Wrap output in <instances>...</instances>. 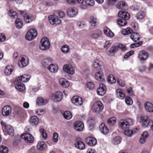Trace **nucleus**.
I'll use <instances>...</instances> for the list:
<instances>
[{"label":"nucleus","mask_w":153,"mask_h":153,"mask_svg":"<svg viewBox=\"0 0 153 153\" xmlns=\"http://www.w3.org/2000/svg\"><path fill=\"white\" fill-rule=\"evenodd\" d=\"M40 131L43 138L44 139H46L47 137V134L45 131L44 129L42 128Z\"/></svg>","instance_id":"nucleus-58"},{"label":"nucleus","mask_w":153,"mask_h":153,"mask_svg":"<svg viewBox=\"0 0 153 153\" xmlns=\"http://www.w3.org/2000/svg\"><path fill=\"white\" fill-rule=\"evenodd\" d=\"M15 87L19 91L21 92L23 91L25 88L24 84L21 82H17L15 84Z\"/></svg>","instance_id":"nucleus-35"},{"label":"nucleus","mask_w":153,"mask_h":153,"mask_svg":"<svg viewBox=\"0 0 153 153\" xmlns=\"http://www.w3.org/2000/svg\"><path fill=\"white\" fill-rule=\"evenodd\" d=\"M48 18L49 22L52 25L59 24L61 23V22L60 19L52 15L49 16Z\"/></svg>","instance_id":"nucleus-17"},{"label":"nucleus","mask_w":153,"mask_h":153,"mask_svg":"<svg viewBox=\"0 0 153 153\" xmlns=\"http://www.w3.org/2000/svg\"><path fill=\"white\" fill-rule=\"evenodd\" d=\"M47 69L50 72L53 73H55L57 71L58 67L56 64L52 63L51 65Z\"/></svg>","instance_id":"nucleus-31"},{"label":"nucleus","mask_w":153,"mask_h":153,"mask_svg":"<svg viewBox=\"0 0 153 153\" xmlns=\"http://www.w3.org/2000/svg\"><path fill=\"white\" fill-rule=\"evenodd\" d=\"M134 52L133 51H131L126 53L124 56V58L126 59L129 57L134 54Z\"/></svg>","instance_id":"nucleus-59"},{"label":"nucleus","mask_w":153,"mask_h":153,"mask_svg":"<svg viewBox=\"0 0 153 153\" xmlns=\"http://www.w3.org/2000/svg\"><path fill=\"white\" fill-rule=\"evenodd\" d=\"M100 130L101 132L103 134H106L108 132V129L103 123H102L99 127Z\"/></svg>","instance_id":"nucleus-26"},{"label":"nucleus","mask_w":153,"mask_h":153,"mask_svg":"<svg viewBox=\"0 0 153 153\" xmlns=\"http://www.w3.org/2000/svg\"><path fill=\"white\" fill-rule=\"evenodd\" d=\"M38 117L36 116H32L30 119V122L33 126L37 125L38 123Z\"/></svg>","instance_id":"nucleus-38"},{"label":"nucleus","mask_w":153,"mask_h":153,"mask_svg":"<svg viewBox=\"0 0 153 153\" xmlns=\"http://www.w3.org/2000/svg\"><path fill=\"white\" fill-rule=\"evenodd\" d=\"M121 140V139L120 137L117 136L113 139L112 143L114 145H118L120 143Z\"/></svg>","instance_id":"nucleus-53"},{"label":"nucleus","mask_w":153,"mask_h":153,"mask_svg":"<svg viewBox=\"0 0 153 153\" xmlns=\"http://www.w3.org/2000/svg\"><path fill=\"white\" fill-rule=\"evenodd\" d=\"M14 67L12 65H9L6 66L4 69V73L7 75H10L14 69Z\"/></svg>","instance_id":"nucleus-34"},{"label":"nucleus","mask_w":153,"mask_h":153,"mask_svg":"<svg viewBox=\"0 0 153 153\" xmlns=\"http://www.w3.org/2000/svg\"><path fill=\"white\" fill-rule=\"evenodd\" d=\"M116 118L114 117H112L107 120V122L108 124L111 125H113L116 122Z\"/></svg>","instance_id":"nucleus-52"},{"label":"nucleus","mask_w":153,"mask_h":153,"mask_svg":"<svg viewBox=\"0 0 153 153\" xmlns=\"http://www.w3.org/2000/svg\"><path fill=\"white\" fill-rule=\"evenodd\" d=\"M86 141L87 144L91 146L95 145L97 143L96 139L92 137H88L86 139Z\"/></svg>","instance_id":"nucleus-24"},{"label":"nucleus","mask_w":153,"mask_h":153,"mask_svg":"<svg viewBox=\"0 0 153 153\" xmlns=\"http://www.w3.org/2000/svg\"><path fill=\"white\" fill-rule=\"evenodd\" d=\"M127 92L128 95L130 96H133L134 95V92L132 90L131 87H130L127 89Z\"/></svg>","instance_id":"nucleus-64"},{"label":"nucleus","mask_w":153,"mask_h":153,"mask_svg":"<svg viewBox=\"0 0 153 153\" xmlns=\"http://www.w3.org/2000/svg\"><path fill=\"white\" fill-rule=\"evenodd\" d=\"M63 116L65 118L68 120L71 118L72 115L70 111H66L63 113Z\"/></svg>","instance_id":"nucleus-44"},{"label":"nucleus","mask_w":153,"mask_h":153,"mask_svg":"<svg viewBox=\"0 0 153 153\" xmlns=\"http://www.w3.org/2000/svg\"><path fill=\"white\" fill-rule=\"evenodd\" d=\"M124 134L127 136L131 137L133 134L131 130H126L124 132Z\"/></svg>","instance_id":"nucleus-57"},{"label":"nucleus","mask_w":153,"mask_h":153,"mask_svg":"<svg viewBox=\"0 0 153 153\" xmlns=\"http://www.w3.org/2000/svg\"><path fill=\"white\" fill-rule=\"evenodd\" d=\"M108 81L110 84H113L116 82V79L113 75L109 74L108 77Z\"/></svg>","instance_id":"nucleus-42"},{"label":"nucleus","mask_w":153,"mask_h":153,"mask_svg":"<svg viewBox=\"0 0 153 153\" xmlns=\"http://www.w3.org/2000/svg\"><path fill=\"white\" fill-rule=\"evenodd\" d=\"M74 127L76 130L78 131H82L83 130L84 125L81 121H77L74 123Z\"/></svg>","instance_id":"nucleus-18"},{"label":"nucleus","mask_w":153,"mask_h":153,"mask_svg":"<svg viewBox=\"0 0 153 153\" xmlns=\"http://www.w3.org/2000/svg\"><path fill=\"white\" fill-rule=\"evenodd\" d=\"M125 101L127 105H131L133 103V101L131 98L128 96L125 97Z\"/></svg>","instance_id":"nucleus-51"},{"label":"nucleus","mask_w":153,"mask_h":153,"mask_svg":"<svg viewBox=\"0 0 153 153\" xmlns=\"http://www.w3.org/2000/svg\"><path fill=\"white\" fill-rule=\"evenodd\" d=\"M102 34V32L101 30H97L91 32L90 37L93 39H96L99 38Z\"/></svg>","instance_id":"nucleus-19"},{"label":"nucleus","mask_w":153,"mask_h":153,"mask_svg":"<svg viewBox=\"0 0 153 153\" xmlns=\"http://www.w3.org/2000/svg\"><path fill=\"white\" fill-rule=\"evenodd\" d=\"M95 77L97 80L101 81L103 79L104 75L102 73L98 71L95 73Z\"/></svg>","instance_id":"nucleus-39"},{"label":"nucleus","mask_w":153,"mask_h":153,"mask_svg":"<svg viewBox=\"0 0 153 153\" xmlns=\"http://www.w3.org/2000/svg\"><path fill=\"white\" fill-rule=\"evenodd\" d=\"M8 13L9 15L12 18L16 19L18 17V13L12 10H9Z\"/></svg>","instance_id":"nucleus-41"},{"label":"nucleus","mask_w":153,"mask_h":153,"mask_svg":"<svg viewBox=\"0 0 153 153\" xmlns=\"http://www.w3.org/2000/svg\"><path fill=\"white\" fill-rule=\"evenodd\" d=\"M77 13V10L74 9L73 8L69 9L67 11V14L70 17H74L76 16Z\"/></svg>","instance_id":"nucleus-25"},{"label":"nucleus","mask_w":153,"mask_h":153,"mask_svg":"<svg viewBox=\"0 0 153 153\" xmlns=\"http://www.w3.org/2000/svg\"><path fill=\"white\" fill-rule=\"evenodd\" d=\"M142 44V41H139L137 43L133 44L131 45V48H134V47H137L141 45Z\"/></svg>","instance_id":"nucleus-60"},{"label":"nucleus","mask_w":153,"mask_h":153,"mask_svg":"<svg viewBox=\"0 0 153 153\" xmlns=\"http://www.w3.org/2000/svg\"><path fill=\"white\" fill-rule=\"evenodd\" d=\"M52 63V59L50 58H47L44 60L42 65L43 66L48 68Z\"/></svg>","instance_id":"nucleus-33"},{"label":"nucleus","mask_w":153,"mask_h":153,"mask_svg":"<svg viewBox=\"0 0 153 153\" xmlns=\"http://www.w3.org/2000/svg\"><path fill=\"white\" fill-rule=\"evenodd\" d=\"M137 120L141 123L142 127L144 128L147 127L149 125H151V121H152L149 119L148 116L141 114L137 115Z\"/></svg>","instance_id":"nucleus-1"},{"label":"nucleus","mask_w":153,"mask_h":153,"mask_svg":"<svg viewBox=\"0 0 153 153\" xmlns=\"http://www.w3.org/2000/svg\"><path fill=\"white\" fill-rule=\"evenodd\" d=\"M62 94L61 92L57 91L51 94V98L52 100L54 102L60 101L62 99Z\"/></svg>","instance_id":"nucleus-6"},{"label":"nucleus","mask_w":153,"mask_h":153,"mask_svg":"<svg viewBox=\"0 0 153 153\" xmlns=\"http://www.w3.org/2000/svg\"><path fill=\"white\" fill-rule=\"evenodd\" d=\"M118 50L117 46L114 45L112 46L109 50V52L111 54L115 53Z\"/></svg>","instance_id":"nucleus-50"},{"label":"nucleus","mask_w":153,"mask_h":153,"mask_svg":"<svg viewBox=\"0 0 153 153\" xmlns=\"http://www.w3.org/2000/svg\"><path fill=\"white\" fill-rule=\"evenodd\" d=\"M116 7L118 9L124 10L127 8V5L125 1H121L118 2Z\"/></svg>","instance_id":"nucleus-22"},{"label":"nucleus","mask_w":153,"mask_h":153,"mask_svg":"<svg viewBox=\"0 0 153 153\" xmlns=\"http://www.w3.org/2000/svg\"><path fill=\"white\" fill-rule=\"evenodd\" d=\"M50 46L48 39L46 37L42 38L40 41V49L43 50H46L49 48Z\"/></svg>","instance_id":"nucleus-3"},{"label":"nucleus","mask_w":153,"mask_h":153,"mask_svg":"<svg viewBox=\"0 0 153 153\" xmlns=\"http://www.w3.org/2000/svg\"><path fill=\"white\" fill-rule=\"evenodd\" d=\"M90 23L91 25L93 26H95L97 22V19L94 16H92L90 17Z\"/></svg>","instance_id":"nucleus-47"},{"label":"nucleus","mask_w":153,"mask_h":153,"mask_svg":"<svg viewBox=\"0 0 153 153\" xmlns=\"http://www.w3.org/2000/svg\"><path fill=\"white\" fill-rule=\"evenodd\" d=\"M94 0H85V4H86L87 5L92 6L94 5Z\"/></svg>","instance_id":"nucleus-56"},{"label":"nucleus","mask_w":153,"mask_h":153,"mask_svg":"<svg viewBox=\"0 0 153 153\" xmlns=\"http://www.w3.org/2000/svg\"><path fill=\"white\" fill-rule=\"evenodd\" d=\"M58 135L56 133H54L53 134V141L55 142H57L58 140Z\"/></svg>","instance_id":"nucleus-63"},{"label":"nucleus","mask_w":153,"mask_h":153,"mask_svg":"<svg viewBox=\"0 0 153 153\" xmlns=\"http://www.w3.org/2000/svg\"><path fill=\"white\" fill-rule=\"evenodd\" d=\"M59 84L64 88H68L70 85L69 82L64 78H61L59 79Z\"/></svg>","instance_id":"nucleus-21"},{"label":"nucleus","mask_w":153,"mask_h":153,"mask_svg":"<svg viewBox=\"0 0 153 153\" xmlns=\"http://www.w3.org/2000/svg\"><path fill=\"white\" fill-rule=\"evenodd\" d=\"M48 103V100L46 99H44L42 97L38 98L36 100V103L39 105H44Z\"/></svg>","instance_id":"nucleus-37"},{"label":"nucleus","mask_w":153,"mask_h":153,"mask_svg":"<svg viewBox=\"0 0 153 153\" xmlns=\"http://www.w3.org/2000/svg\"><path fill=\"white\" fill-rule=\"evenodd\" d=\"M30 77L29 75L24 74L18 77L17 79L19 81L25 82L29 81Z\"/></svg>","instance_id":"nucleus-29"},{"label":"nucleus","mask_w":153,"mask_h":153,"mask_svg":"<svg viewBox=\"0 0 153 153\" xmlns=\"http://www.w3.org/2000/svg\"><path fill=\"white\" fill-rule=\"evenodd\" d=\"M15 23L16 25V27L18 29H20L23 27V23L19 18H17L16 19Z\"/></svg>","instance_id":"nucleus-45"},{"label":"nucleus","mask_w":153,"mask_h":153,"mask_svg":"<svg viewBox=\"0 0 153 153\" xmlns=\"http://www.w3.org/2000/svg\"><path fill=\"white\" fill-rule=\"evenodd\" d=\"M134 123L133 119L128 118L125 120H121L119 121V126L123 130L128 128L130 126L132 125Z\"/></svg>","instance_id":"nucleus-2"},{"label":"nucleus","mask_w":153,"mask_h":153,"mask_svg":"<svg viewBox=\"0 0 153 153\" xmlns=\"http://www.w3.org/2000/svg\"><path fill=\"white\" fill-rule=\"evenodd\" d=\"M12 112V108L9 105L4 106L2 110V114L3 115L7 116L9 115Z\"/></svg>","instance_id":"nucleus-15"},{"label":"nucleus","mask_w":153,"mask_h":153,"mask_svg":"<svg viewBox=\"0 0 153 153\" xmlns=\"http://www.w3.org/2000/svg\"><path fill=\"white\" fill-rule=\"evenodd\" d=\"M20 61L18 62V65L20 67H23L26 66L29 63L28 58L26 56L22 55Z\"/></svg>","instance_id":"nucleus-9"},{"label":"nucleus","mask_w":153,"mask_h":153,"mask_svg":"<svg viewBox=\"0 0 153 153\" xmlns=\"http://www.w3.org/2000/svg\"><path fill=\"white\" fill-rule=\"evenodd\" d=\"M74 145L76 149L80 150H83L85 148L84 143L81 141H76Z\"/></svg>","instance_id":"nucleus-20"},{"label":"nucleus","mask_w":153,"mask_h":153,"mask_svg":"<svg viewBox=\"0 0 153 153\" xmlns=\"http://www.w3.org/2000/svg\"><path fill=\"white\" fill-rule=\"evenodd\" d=\"M103 108V105L102 102L100 101H97L94 103L92 109L93 112L98 113L101 111Z\"/></svg>","instance_id":"nucleus-4"},{"label":"nucleus","mask_w":153,"mask_h":153,"mask_svg":"<svg viewBox=\"0 0 153 153\" xmlns=\"http://www.w3.org/2000/svg\"><path fill=\"white\" fill-rule=\"evenodd\" d=\"M1 125L2 128H4L7 132L9 135L13 136L14 135V130L10 125L6 124L5 123L2 122Z\"/></svg>","instance_id":"nucleus-11"},{"label":"nucleus","mask_w":153,"mask_h":153,"mask_svg":"<svg viewBox=\"0 0 153 153\" xmlns=\"http://www.w3.org/2000/svg\"><path fill=\"white\" fill-rule=\"evenodd\" d=\"M71 101L72 103L76 106H81L83 103L82 99L78 96L73 97L71 98Z\"/></svg>","instance_id":"nucleus-8"},{"label":"nucleus","mask_w":153,"mask_h":153,"mask_svg":"<svg viewBox=\"0 0 153 153\" xmlns=\"http://www.w3.org/2000/svg\"><path fill=\"white\" fill-rule=\"evenodd\" d=\"M20 13L21 14L23 15L24 20L26 22L30 23L34 20V17L32 14L28 13H25L22 11H21Z\"/></svg>","instance_id":"nucleus-10"},{"label":"nucleus","mask_w":153,"mask_h":153,"mask_svg":"<svg viewBox=\"0 0 153 153\" xmlns=\"http://www.w3.org/2000/svg\"><path fill=\"white\" fill-rule=\"evenodd\" d=\"M63 69L65 72L70 75H73L75 73V70L73 67L71 65L67 64L64 65Z\"/></svg>","instance_id":"nucleus-13"},{"label":"nucleus","mask_w":153,"mask_h":153,"mask_svg":"<svg viewBox=\"0 0 153 153\" xmlns=\"http://www.w3.org/2000/svg\"><path fill=\"white\" fill-rule=\"evenodd\" d=\"M145 16V13L143 11H140L136 15V18L138 19H143Z\"/></svg>","instance_id":"nucleus-43"},{"label":"nucleus","mask_w":153,"mask_h":153,"mask_svg":"<svg viewBox=\"0 0 153 153\" xmlns=\"http://www.w3.org/2000/svg\"><path fill=\"white\" fill-rule=\"evenodd\" d=\"M133 32L132 30L130 27L127 28L123 30L122 33L123 35H127Z\"/></svg>","instance_id":"nucleus-48"},{"label":"nucleus","mask_w":153,"mask_h":153,"mask_svg":"<svg viewBox=\"0 0 153 153\" xmlns=\"http://www.w3.org/2000/svg\"><path fill=\"white\" fill-rule=\"evenodd\" d=\"M97 94L100 96L103 95L106 92V88L103 84H100L99 87L97 90Z\"/></svg>","instance_id":"nucleus-14"},{"label":"nucleus","mask_w":153,"mask_h":153,"mask_svg":"<svg viewBox=\"0 0 153 153\" xmlns=\"http://www.w3.org/2000/svg\"><path fill=\"white\" fill-rule=\"evenodd\" d=\"M118 15L122 19H128L130 18L129 14L126 11H120L118 13Z\"/></svg>","instance_id":"nucleus-27"},{"label":"nucleus","mask_w":153,"mask_h":153,"mask_svg":"<svg viewBox=\"0 0 153 153\" xmlns=\"http://www.w3.org/2000/svg\"><path fill=\"white\" fill-rule=\"evenodd\" d=\"M87 87L89 89H93L94 86V85L93 83L92 82H88L87 84Z\"/></svg>","instance_id":"nucleus-61"},{"label":"nucleus","mask_w":153,"mask_h":153,"mask_svg":"<svg viewBox=\"0 0 153 153\" xmlns=\"http://www.w3.org/2000/svg\"><path fill=\"white\" fill-rule=\"evenodd\" d=\"M147 111L149 112H153V105L149 102H147L144 105Z\"/></svg>","instance_id":"nucleus-36"},{"label":"nucleus","mask_w":153,"mask_h":153,"mask_svg":"<svg viewBox=\"0 0 153 153\" xmlns=\"http://www.w3.org/2000/svg\"><path fill=\"white\" fill-rule=\"evenodd\" d=\"M148 57L147 52L145 51H142L139 52L138 58L140 61H144L147 59Z\"/></svg>","instance_id":"nucleus-16"},{"label":"nucleus","mask_w":153,"mask_h":153,"mask_svg":"<svg viewBox=\"0 0 153 153\" xmlns=\"http://www.w3.org/2000/svg\"><path fill=\"white\" fill-rule=\"evenodd\" d=\"M6 39V37L5 35L3 33H0V42H4Z\"/></svg>","instance_id":"nucleus-62"},{"label":"nucleus","mask_w":153,"mask_h":153,"mask_svg":"<svg viewBox=\"0 0 153 153\" xmlns=\"http://www.w3.org/2000/svg\"><path fill=\"white\" fill-rule=\"evenodd\" d=\"M21 138L24 139L27 143H31L34 140V138L33 136L30 134L26 133L22 134Z\"/></svg>","instance_id":"nucleus-12"},{"label":"nucleus","mask_w":153,"mask_h":153,"mask_svg":"<svg viewBox=\"0 0 153 153\" xmlns=\"http://www.w3.org/2000/svg\"><path fill=\"white\" fill-rule=\"evenodd\" d=\"M37 31L34 29H30L25 36L26 39L28 40H31L34 39L37 36Z\"/></svg>","instance_id":"nucleus-5"},{"label":"nucleus","mask_w":153,"mask_h":153,"mask_svg":"<svg viewBox=\"0 0 153 153\" xmlns=\"http://www.w3.org/2000/svg\"><path fill=\"white\" fill-rule=\"evenodd\" d=\"M116 94L117 97L121 100L124 99L125 97L124 92L120 88H119L116 90Z\"/></svg>","instance_id":"nucleus-23"},{"label":"nucleus","mask_w":153,"mask_h":153,"mask_svg":"<svg viewBox=\"0 0 153 153\" xmlns=\"http://www.w3.org/2000/svg\"><path fill=\"white\" fill-rule=\"evenodd\" d=\"M62 52L64 53H67L69 51V47L67 45H65L62 46L61 48Z\"/></svg>","instance_id":"nucleus-46"},{"label":"nucleus","mask_w":153,"mask_h":153,"mask_svg":"<svg viewBox=\"0 0 153 153\" xmlns=\"http://www.w3.org/2000/svg\"><path fill=\"white\" fill-rule=\"evenodd\" d=\"M8 149L7 147L4 146H0V153H7Z\"/></svg>","instance_id":"nucleus-55"},{"label":"nucleus","mask_w":153,"mask_h":153,"mask_svg":"<svg viewBox=\"0 0 153 153\" xmlns=\"http://www.w3.org/2000/svg\"><path fill=\"white\" fill-rule=\"evenodd\" d=\"M87 123L89 125V130H92L94 128L95 123L94 119L92 118H89L88 120Z\"/></svg>","instance_id":"nucleus-30"},{"label":"nucleus","mask_w":153,"mask_h":153,"mask_svg":"<svg viewBox=\"0 0 153 153\" xmlns=\"http://www.w3.org/2000/svg\"><path fill=\"white\" fill-rule=\"evenodd\" d=\"M130 38L134 42H136L139 40L140 36L138 33L134 32L131 35Z\"/></svg>","instance_id":"nucleus-32"},{"label":"nucleus","mask_w":153,"mask_h":153,"mask_svg":"<svg viewBox=\"0 0 153 153\" xmlns=\"http://www.w3.org/2000/svg\"><path fill=\"white\" fill-rule=\"evenodd\" d=\"M37 148L40 151L45 150L47 147L46 143L43 141L39 142L38 143L36 146Z\"/></svg>","instance_id":"nucleus-28"},{"label":"nucleus","mask_w":153,"mask_h":153,"mask_svg":"<svg viewBox=\"0 0 153 153\" xmlns=\"http://www.w3.org/2000/svg\"><path fill=\"white\" fill-rule=\"evenodd\" d=\"M92 66L97 70L101 71L104 68V66L102 61L99 59L94 60L92 65Z\"/></svg>","instance_id":"nucleus-7"},{"label":"nucleus","mask_w":153,"mask_h":153,"mask_svg":"<svg viewBox=\"0 0 153 153\" xmlns=\"http://www.w3.org/2000/svg\"><path fill=\"white\" fill-rule=\"evenodd\" d=\"M104 31L105 34L107 36L112 37L114 35V33L107 27L104 28Z\"/></svg>","instance_id":"nucleus-40"},{"label":"nucleus","mask_w":153,"mask_h":153,"mask_svg":"<svg viewBox=\"0 0 153 153\" xmlns=\"http://www.w3.org/2000/svg\"><path fill=\"white\" fill-rule=\"evenodd\" d=\"M54 15H56L58 17L60 18L63 17L65 16L64 13L59 10H56L54 12Z\"/></svg>","instance_id":"nucleus-49"},{"label":"nucleus","mask_w":153,"mask_h":153,"mask_svg":"<svg viewBox=\"0 0 153 153\" xmlns=\"http://www.w3.org/2000/svg\"><path fill=\"white\" fill-rule=\"evenodd\" d=\"M126 20V19H118L117 23L120 26H124L127 24V22Z\"/></svg>","instance_id":"nucleus-54"}]
</instances>
